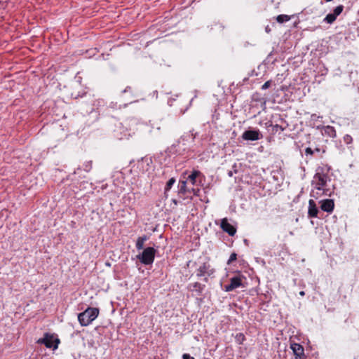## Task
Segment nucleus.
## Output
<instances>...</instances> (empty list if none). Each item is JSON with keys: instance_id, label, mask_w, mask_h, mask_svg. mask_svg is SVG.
I'll list each match as a JSON object with an SVG mask.
<instances>
[{"instance_id": "nucleus-1", "label": "nucleus", "mask_w": 359, "mask_h": 359, "mask_svg": "<svg viewBox=\"0 0 359 359\" xmlns=\"http://www.w3.org/2000/svg\"><path fill=\"white\" fill-rule=\"evenodd\" d=\"M328 180L330 181V179L327 174L323 172L318 171L313 177L311 184L316 189L323 191L325 196H330L332 191L330 188L327 187V182Z\"/></svg>"}, {"instance_id": "nucleus-2", "label": "nucleus", "mask_w": 359, "mask_h": 359, "mask_svg": "<svg viewBox=\"0 0 359 359\" xmlns=\"http://www.w3.org/2000/svg\"><path fill=\"white\" fill-rule=\"evenodd\" d=\"M98 314L97 308L88 307L78 315V320L81 326H88L97 318Z\"/></svg>"}, {"instance_id": "nucleus-3", "label": "nucleus", "mask_w": 359, "mask_h": 359, "mask_svg": "<svg viewBox=\"0 0 359 359\" xmlns=\"http://www.w3.org/2000/svg\"><path fill=\"white\" fill-rule=\"evenodd\" d=\"M156 250L153 247H147L144 249L142 253L137 255V258L144 265L153 264Z\"/></svg>"}, {"instance_id": "nucleus-4", "label": "nucleus", "mask_w": 359, "mask_h": 359, "mask_svg": "<svg viewBox=\"0 0 359 359\" xmlns=\"http://www.w3.org/2000/svg\"><path fill=\"white\" fill-rule=\"evenodd\" d=\"M215 273V269L211 267L208 263H203L196 269V277L200 278L203 277V281L208 282V277L211 276Z\"/></svg>"}, {"instance_id": "nucleus-5", "label": "nucleus", "mask_w": 359, "mask_h": 359, "mask_svg": "<svg viewBox=\"0 0 359 359\" xmlns=\"http://www.w3.org/2000/svg\"><path fill=\"white\" fill-rule=\"evenodd\" d=\"M38 342L43 344L48 348H53L55 350L57 348L60 340L55 338L53 335L46 333L43 338L39 339Z\"/></svg>"}, {"instance_id": "nucleus-6", "label": "nucleus", "mask_w": 359, "mask_h": 359, "mask_svg": "<svg viewBox=\"0 0 359 359\" xmlns=\"http://www.w3.org/2000/svg\"><path fill=\"white\" fill-rule=\"evenodd\" d=\"M263 137L259 130H247L242 134V138L247 141H256Z\"/></svg>"}, {"instance_id": "nucleus-7", "label": "nucleus", "mask_w": 359, "mask_h": 359, "mask_svg": "<svg viewBox=\"0 0 359 359\" xmlns=\"http://www.w3.org/2000/svg\"><path fill=\"white\" fill-rule=\"evenodd\" d=\"M194 139L195 136L192 133H186L180 138L177 142V146L180 147V145L182 144L183 146L182 148L183 151L189 149L190 147L189 145H187V142H190L191 143H193L194 142Z\"/></svg>"}, {"instance_id": "nucleus-8", "label": "nucleus", "mask_w": 359, "mask_h": 359, "mask_svg": "<svg viewBox=\"0 0 359 359\" xmlns=\"http://www.w3.org/2000/svg\"><path fill=\"white\" fill-rule=\"evenodd\" d=\"M290 348L292 350L295 359H306L304 348L301 344L292 343L290 344Z\"/></svg>"}, {"instance_id": "nucleus-9", "label": "nucleus", "mask_w": 359, "mask_h": 359, "mask_svg": "<svg viewBox=\"0 0 359 359\" xmlns=\"http://www.w3.org/2000/svg\"><path fill=\"white\" fill-rule=\"evenodd\" d=\"M220 227L231 236H234L236 233V227L230 224L226 218H224L221 220Z\"/></svg>"}, {"instance_id": "nucleus-10", "label": "nucleus", "mask_w": 359, "mask_h": 359, "mask_svg": "<svg viewBox=\"0 0 359 359\" xmlns=\"http://www.w3.org/2000/svg\"><path fill=\"white\" fill-rule=\"evenodd\" d=\"M241 285V278L239 276H233L230 279V284L224 286V290L226 292H231L239 287Z\"/></svg>"}, {"instance_id": "nucleus-11", "label": "nucleus", "mask_w": 359, "mask_h": 359, "mask_svg": "<svg viewBox=\"0 0 359 359\" xmlns=\"http://www.w3.org/2000/svg\"><path fill=\"white\" fill-rule=\"evenodd\" d=\"M188 290L191 292H195L197 295H201L205 288V285L198 282L189 283L187 286Z\"/></svg>"}, {"instance_id": "nucleus-12", "label": "nucleus", "mask_w": 359, "mask_h": 359, "mask_svg": "<svg viewBox=\"0 0 359 359\" xmlns=\"http://www.w3.org/2000/svg\"><path fill=\"white\" fill-rule=\"evenodd\" d=\"M320 208L323 211L330 213L334 208V203L332 199H325L320 201Z\"/></svg>"}, {"instance_id": "nucleus-13", "label": "nucleus", "mask_w": 359, "mask_h": 359, "mask_svg": "<svg viewBox=\"0 0 359 359\" xmlns=\"http://www.w3.org/2000/svg\"><path fill=\"white\" fill-rule=\"evenodd\" d=\"M318 209L316 202L313 199L309 201L308 217L310 218L318 217Z\"/></svg>"}, {"instance_id": "nucleus-14", "label": "nucleus", "mask_w": 359, "mask_h": 359, "mask_svg": "<svg viewBox=\"0 0 359 359\" xmlns=\"http://www.w3.org/2000/svg\"><path fill=\"white\" fill-rule=\"evenodd\" d=\"M202 175V173L199 170H193L191 173L188 176L187 179V182L189 181L191 183L192 185L196 184V179Z\"/></svg>"}, {"instance_id": "nucleus-15", "label": "nucleus", "mask_w": 359, "mask_h": 359, "mask_svg": "<svg viewBox=\"0 0 359 359\" xmlns=\"http://www.w3.org/2000/svg\"><path fill=\"white\" fill-rule=\"evenodd\" d=\"M178 187V194L180 197H182V195H185L187 192H191L187 187V181H180Z\"/></svg>"}, {"instance_id": "nucleus-16", "label": "nucleus", "mask_w": 359, "mask_h": 359, "mask_svg": "<svg viewBox=\"0 0 359 359\" xmlns=\"http://www.w3.org/2000/svg\"><path fill=\"white\" fill-rule=\"evenodd\" d=\"M147 239H148V238L145 235L143 236L138 237V238L137 239L136 243H135V247L137 250H140L143 249L144 242Z\"/></svg>"}, {"instance_id": "nucleus-17", "label": "nucleus", "mask_w": 359, "mask_h": 359, "mask_svg": "<svg viewBox=\"0 0 359 359\" xmlns=\"http://www.w3.org/2000/svg\"><path fill=\"white\" fill-rule=\"evenodd\" d=\"M325 133L330 137H336V130L334 127L327 126L324 129Z\"/></svg>"}, {"instance_id": "nucleus-18", "label": "nucleus", "mask_w": 359, "mask_h": 359, "mask_svg": "<svg viewBox=\"0 0 359 359\" xmlns=\"http://www.w3.org/2000/svg\"><path fill=\"white\" fill-rule=\"evenodd\" d=\"M321 196H325L324 193H323V191H320V190L316 189L313 187V189H312V191L311 192V196L314 198H316V199H318Z\"/></svg>"}, {"instance_id": "nucleus-19", "label": "nucleus", "mask_w": 359, "mask_h": 359, "mask_svg": "<svg viewBox=\"0 0 359 359\" xmlns=\"http://www.w3.org/2000/svg\"><path fill=\"white\" fill-rule=\"evenodd\" d=\"M290 20V17L289 15H283V14L279 15L276 18V20L279 23H283V22L289 21Z\"/></svg>"}, {"instance_id": "nucleus-20", "label": "nucleus", "mask_w": 359, "mask_h": 359, "mask_svg": "<svg viewBox=\"0 0 359 359\" xmlns=\"http://www.w3.org/2000/svg\"><path fill=\"white\" fill-rule=\"evenodd\" d=\"M337 17H336L332 13H329L326 15V17L324 18V21L326 22L328 24L333 23Z\"/></svg>"}, {"instance_id": "nucleus-21", "label": "nucleus", "mask_w": 359, "mask_h": 359, "mask_svg": "<svg viewBox=\"0 0 359 359\" xmlns=\"http://www.w3.org/2000/svg\"><path fill=\"white\" fill-rule=\"evenodd\" d=\"M235 340L238 344H243L245 340V337L243 333H238L235 337Z\"/></svg>"}, {"instance_id": "nucleus-22", "label": "nucleus", "mask_w": 359, "mask_h": 359, "mask_svg": "<svg viewBox=\"0 0 359 359\" xmlns=\"http://www.w3.org/2000/svg\"><path fill=\"white\" fill-rule=\"evenodd\" d=\"M175 182V179L174 177L170 178L168 181V182L166 183L165 187V193L168 191L172 188V187L173 186Z\"/></svg>"}, {"instance_id": "nucleus-23", "label": "nucleus", "mask_w": 359, "mask_h": 359, "mask_svg": "<svg viewBox=\"0 0 359 359\" xmlns=\"http://www.w3.org/2000/svg\"><path fill=\"white\" fill-rule=\"evenodd\" d=\"M344 10V6L342 5H339V6H337L333 11V14L337 17L339 16L343 11Z\"/></svg>"}, {"instance_id": "nucleus-24", "label": "nucleus", "mask_w": 359, "mask_h": 359, "mask_svg": "<svg viewBox=\"0 0 359 359\" xmlns=\"http://www.w3.org/2000/svg\"><path fill=\"white\" fill-rule=\"evenodd\" d=\"M237 259V254L233 252L232 253L230 257H229V259L227 262V264H231V262H233V261H235L236 259Z\"/></svg>"}, {"instance_id": "nucleus-25", "label": "nucleus", "mask_w": 359, "mask_h": 359, "mask_svg": "<svg viewBox=\"0 0 359 359\" xmlns=\"http://www.w3.org/2000/svg\"><path fill=\"white\" fill-rule=\"evenodd\" d=\"M344 142L346 143V144H350L353 141V138L351 135H346L344 137Z\"/></svg>"}, {"instance_id": "nucleus-26", "label": "nucleus", "mask_w": 359, "mask_h": 359, "mask_svg": "<svg viewBox=\"0 0 359 359\" xmlns=\"http://www.w3.org/2000/svg\"><path fill=\"white\" fill-rule=\"evenodd\" d=\"M91 168H92L91 163L90 162H88L85 165L84 170L86 171V172H89L91 170Z\"/></svg>"}, {"instance_id": "nucleus-27", "label": "nucleus", "mask_w": 359, "mask_h": 359, "mask_svg": "<svg viewBox=\"0 0 359 359\" xmlns=\"http://www.w3.org/2000/svg\"><path fill=\"white\" fill-rule=\"evenodd\" d=\"M270 86H271V82H270L269 81H268L265 82V83L262 85V90H266V89L269 88L270 87Z\"/></svg>"}, {"instance_id": "nucleus-28", "label": "nucleus", "mask_w": 359, "mask_h": 359, "mask_svg": "<svg viewBox=\"0 0 359 359\" xmlns=\"http://www.w3.org/2000/svg\"><path fill=\"white\" fill-rule=\"evenodd\" d=\"M305 154L306 155H313V151L311 149V148L310 147H307L306 149H305Z\"/></svg>"}, {"instance_id": "nucleus-29", "label": "nucleus", "mask_w": 359, "mask_h": 359, "mask_svg": "<svg viewBox=\"0 0 359 359\" xmlns=\"http://www.w3.org/2000/svg\"><path fill=\"white\" fill-rule=\"evenodd\" d=\"M182 359H195L194 357L191 356L189 353H184L182 355Z\"/></svg>"}, {"instance_id": "nucleus-30", "label": "nucleus", "mask_w": 359, "mask_h": 359, "mask_svg": "<svg viewBox=\"0 0 359 359\" xmlns=\"http://www.w3.org/2000/svg\"><path fill=\"white\" fill-rule=\"evenodd\" d=\"M273 128L276 130V131H278V130H280L281 131L284 130V128H283L282 126H280L278 124H276L275 126H273Z\"/></svg>"}, {"instance_id": "nucleus-31", "label": "nucleus", "mask_w": 359, "mask_h": 359, "mask_svg": "<svg viewBox=\"0 0 359 359\" xmlns=\"http://www.w3.org/2000/svg\"><path fill=\"white\" fill-rule=\"evenodd\" d=\"M228 175H229V177H232V176H233V171H231V170L229 171V172H228Z\"/></svg>"}, {"instance_id": "nucleus-32", "label": "nucleus", "mask_w": 359, "mask_h": 359, "mask_svg": "<svg viewBox=\"0 0 359 359\" xmlns=\"http://www.w3.org/2000/svg\"><path fill=\"white\" fill-rule=\"evenodd\" d=\"M191 191L194 192V194L195 195H197V193H196V192H198L199 190H198V189H197V191H196L194 189H191Z\"/></svg>"}, {"instance_id": "nucleus-33", "label": "nucleus", "mask_w": 359, "mask_h": 359, "mask_svg": "<svg viewBox=\"0 0 359 359\" xmlns=\"http://www.w3.org/2000/svg\"><path fill=\"white\" fill-rule=\"evenodd\" d=\"M299 294H300L301 296H304L305 292H304V291H301V292H299Z\"/></svg>"}, {"instance_id": "nucleus-34", "label": "nucleus", "mask_w": 359, "mask_h": 359, "mask_svg": "<svg viewBox=\"0 0 359 359\" xmlns=\"http://www.w3.org/2000/svg\"><path fill=\"white\" fill-rule=\"evenodd\" d=\"M190 262H191L190 261H188L187 266H189Z\"/></svg>"}]
</instances>
